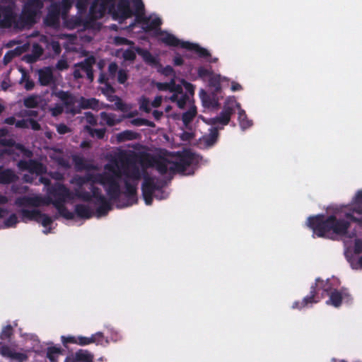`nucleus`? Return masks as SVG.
<instances>
[{"mask_svg":"<svg viewBox=\"0 0 362 362\" xmlns=\"http://www.w3.org/2000/svg\"><path fill=\"white\" fill-rule=\"evenodd\" d=\"M344 216L346 219L337 218L335 215L310 216L307 225L313 230V238L333 239V235L344 236L350 228V221L362 228V189L356 192L349 205V211Z\"/></svg>","mask_w":362,"mask_h":362,"instance_id":"nucleus-1","label":"nucleus"},{"mask_svg":"<svg viewBox=\"0 0 362 362\" xmlns=\"http://www.w3.org/2000/svg\"><path fill=\"white\" fill-rule=\"evenodd\" d=\"M72 182L78 186V188L75 189V196L78 199L86 202L93 201L94 204L98 205L96 209L98 216H106L112 209L110 202L102 194L101 189L99 187L90 185L88 187L90 191V192L84 189L83 185L89 183L88 173L83 176L75 177Z\"/></svg>","mask_w":362,"mask_h":362,"instance_id":"nucleus-2","label":"nucleus"},{"mask_svg":"<svg viewBox=\"0 0 362 362\" xmlns=\"http://www.w3.org/2000/svg\"><path fill=\"white\" fill-rule=\"evenodd\" d=\"M136 155L135 154H122L119 157V166L116 168L110 164L105 165V169L111 172L117 180L122 175L124 179H131L132 181H139L141 178V172L137 165Z\"/></svg>","mask_w":362,"mask_h":362,"instance_id":"nucleus-3","label":"nucleus"},{"mask_svg":"<svg viewBox=\"0 0 362 362\" xmlns=\"http://www.w3.org/2000/svg\"><path fill=\"white\" fill-rule=\"evenodd\" d=\"M133 9L129 0H117L112 6L110 16L114 21L123 23L127 19L135 16L139 18L144 13V4L142 0H132Z\"/></svg>","mask_w":362,"mask_h":362,"instance_id":"nucleus-4","label":"nucleus"},{"mask_svg":"<svg viewBox=\"0 0 362 362\" xmlns=\"http://www.w3.org/2000/svg\"><path fill=\"white\" fill-rule=\"evenodd\" d=\"M317 281L321 284L322 291L329 295V299L326 303L335 308L341 306L342 301L349 303L352 300V297L346 288H341L340 290L333 288L329 279L324 281L320 277L317 278Z\"/></svg>","mask_w":362,"mask_h":362,"instance_id":"nucleus-5","label":"nucleus"},{"mask_svg":"<svg viewBox=\"0 0 362 362\" xmlns=\"http://www.w3.org/2000/svg\"><path fill=\"white\" fill-rule=\"evenodd\" d=\"M155 177H150L148 175L144 176V180L141 185V192L145 204L148 206L151 205L153 199V194L158 191L160 194H155L157 199H163L166 198L164 196V191L162 187L158 185L156 181Z\"/></svg>","mask_w":362,"mask_h":362,"instance_id":"nucleus-6","label":"nucleus"},{"mask_svg":"<svg viewBox=\"0 0 362 362\" xmlns=\"http://www.w3.org/2000/svg\"><path fill=\"white\" fill-rule=\"evenodd\" d=\"M49 198L47 200L44 199V205H49L50 204L53 206H57L61 204H64L66 199L73 198L72 193L70 189L64 185L56 182L49 189Z\"/></svg>","mask_w":362,"mask_h":362,"instance_id":"nucleus-7","label":"nucleus"},{"mask_svg":"<svg viewBox=\"0 0 362 362\" xmlns=\"http://www.w3.org/2000/svg\"><path fill=\"white\" fill-rule=\"evenodd\" d=\"M104 341V335L100 332L92 334L91 337H90L74 335H63L61 337L62 344L65 348H68L69 344H77L79 346H86L93 343H95L96 344L103 345Z\"/></svg>","mask_w":362,"mask_h":362,"instance_id":"nucleus-8","label":"nucleus"},{"mask_svg":"<svg viewBox=\"0 0 362 362\" xmlns=\"http://www.w3.org/2000/svg\"><path fill=\"white\" fill-rule=\"evenodd\" d=\"M117 0H93L90 9L89 16L94 20L103 18L107 12L110 15L112 9V6Z\"/></svg>","mask_w":362,"mask_h":362,"instance_id":"nucleus-9","label":"nucleus"},{"mask_svg":"<svg viewBox=\"0 0 362 362\" xmlns=\"http://www.w3.org/2000/svg\"><path fill=\"white\" fill-rule=\"evenodd\" d=\"M195 159L194 154L190 151H183L175 162H172L170 165V172L185 174L187 168L193 163Z\"/></svg>","mask_w":362,"mask_h":362,"instance_id":"nucleus-10","label":"nucleus"},{"mask_svg":"<svg viewBox=\"0 0 362 362\" xmlns=\"http://www.w3.org/2000/svg\"><path fill=\"white\" fill-rule=\"evenodd\" d=\"M322 290L321 284L315 279V284H312L310 288V293L305 296L301 301H296L292 305V308L302 309L308 305L317 303L320 301L321 297L319 291Z\"/></svg>","mask_w":362,"mask_h":362,"instance_id":"nucleus-11","label":"nucleus"},{"mask_svg":"<svg viewBox=\"0 0 362 362\" xmlns=\"http://www.w3.org/2000/svg\"><path fill=\"white\" fill-rule=\"evenodd\" d=\"M43 6L41 0H28L24 4L21 13V18L26 23H34L37 11Z\"/></svg>","mask_w":362,"mask_h":362,"instance_id":"nucleus-12","label":"nucleus"},{"mask_svg":"<svg viewBox=\"0 0 362 362\" xmlns=\"http://www.w3.org/2000/svg\"><path fill=\"white\" fill-rule=\"evenodd\" d=\"M104 187L110 199L115 202L119 200L122 191L118 180L115 179L113 175L108 173Z\"/></svg>","mask_w":362,"mask_h":362,"instance_id":"nucleus-13","label":"nucleus"},{"mask_svg":"<svg viewBox=\"0 0 362 362\" xmlns=\"http://www.w3.org/2000/svg\"><path fill=\"white\" fill-rule=\"evenodd\" d=\"M131 179H124V184L125 189L122 194H123L127 198V202L124 204V207L135 204L138 202L137 199V182H130Z\"/></svg>","mask_w":362,"mask_h":362,"instance_id":"nucleus-14","label":"nucleus"},{"mask_svg":"<svg viewBox=\"0 0 362 362\" xmlns=\"http://www.w3.org/2000/svg\"><path fill=\"white\" fill-rule=\"evenodd\" d=\"M16 17L13 6L10 5L0 6V28L11 27L15 22Z\"/></svg>","mask_w":362,"mask_h":362,"instance_id":"nucleus-15","label":"nucleus"},{"mask_svg":"<svg viewBox=\"0 0 362 362\" xmlns=\"http://www.w3.org/2000/svg\"><path fill=\"white\" fill-rule=\"evenodd\" d=\"M64 362H94V355L87 349H81L69 354Z\"/></svg>","mask_w":362,"mask_h":362,"instance_id":"nucleus-16","label":"nucleus"},{"mask_svg":"<svg viewBox=\"0 0 362 362\" xmlns=\"http://www.w3.org/2000/svg\"><path fill=\"white\" fill-rule=\"evenodd\" d=\"M38 83L42 86L55 85V78L53 75L52 69L49 66H45L37 70Z\"/></svg>","mask_w":362,"mask_h":362,"instance_id":"nucleus-17","label":"nucleus"},{"mask_svg":"<svg viewBox=\"0 0 362 362\" xmlns=\"http://www.w3.org/2000/svg\"><path fill=\"white\" fill-rule=\"evenodd\" d=\"M95 62V57L91 55L84 59V60L75 64L74 67L78 68L81 71H84L86 74L87 78L92 82L94 79L93 66Z\"/></svg>","mask_w":362,"mask_h":362,"instance_id":"nucleus-18","label":"nucleus"},{"mask_svg":"<svg viewBox=\"0 0 362 362\" xmlns=\"http://www.w3.org/2000/svg\"><path fill=\"white\" fill-rule=\"evenodd\" d=\"M98 105V100L95 98H86L84 97H81L79 99V105L78 107H74L70 108L69 112L72 115H75L79 114L81 112V110H86V109H95Z\"/></svg>","mask_w":362,"mask_h":362,"instance_id":"nucleus-19","label":"nucleus"},{"mask_svg":"<svg viewBox=\"0 0 362 362\" xmlns=\"http://www.w3.org/2000/svg\"><path fill=\"white\" fill-rule=\"evenodd\" d=\"M0 354L4 357L9 358L16 362H25L28 360L26 353L16 352L6 345H3L0 349Z\"/></svg>","mask_w":362,"mask_h":362,"instance_id":"nucleus-20","label":"nucleus"},{"mask_svg":"<svg viewBox=\"0 0 362 362\" xmlns=\"http://www.w3.org/2000/svg\"><path fill=\"white\" fill-rule=\"evenodd\" d=\"M155 86L160 91L182 93V86L175 83V77H173L169 82H156Z\"/></svg>","mask_w":362,"mask_h":362,"instance_id":"nucleus-21","label":"nucleus"},{"mask_svg":"<svg viewBox=\"0 0 362 362\" xmlns=\"http://www.w3.org/2000/svg\"><path fill=\"white\" fill-rule=\"evenodd\" d=\"M16 204L18 206L38 207L44 205V199L40 197H23L18 198Z\"/></svg>","mask_w":362,"mask_h":362,"instance_id":"nucleus-22","label":"nucleus"},{"mask_svg":"<svg viewBox=\"0 0 362 362\" xmlns=\"http://www.w3.org/2000/svg\"><path fill=\"white\" fill-rule=\"evenodd\" d=\"M18 180V176L13 170L4 169L2 166H0V185H10L16 182Z\"/></svg>","mask_w":362,"mask_h":362,"instance_id":"nucleus-23","label":"nucleus"},{"mask_svg":"<svg viewBox=\"0 0 362 362\" xmlns=\"http://www.w3.org/2000/svg\"><path fill=\"white\" fill-rule=\"evenodd\" d=\"M53 94L62 100L63 104L69 110L70 108L74 107L77 102L76 97L68 91L61 90L54 92Z\"/></svg>","mask_w":362,"mask_h":362,"instance_id":"nucleus-24","label":"nucleus"},{"mask_svg":"<svg viewBox=\"0 0 362 362\" xmlns=\"http://www.w3.org/2000/svg\"><path fill=\"white\" fill-rule=\"evenodd\" d=\"M136 52L142 57L143 60L147 64L156 68H157L158 66H160L159 59L156 57H154L148 50L137 47L136 49Z\"/></svg>","mask_w":362,"mask_h":362,"instance_id":"nucleus-25","label":"nucleus"},{"mask_svg":"<svg viewBox=\"0 0 362 362\" xmlns=\"http://www.w3.org/2000/svg\"><path fill=\"white\" fill-rule=\"evenodd\" d=\"M182 48L190 51H194L200 58L208 59L211 57L210 52L206 49L199 46L198 44L192 43L190 42H183L182 45Z\"/></svg>","mask_w":362,"mask_h":362,"instance_id":"nucleus-26","label":"nucleus"},{"mask_svg":"<svg viewBox=\"0 0 362 362\" xmlns=\"http://www.w3.org/2000/svg\"><path fill=\"white\" fill-rule=\"evenodd\" d=\"M139 19L142 24V28L146 31H152L156 30L162 24L161 19L158 17L151 19L146 17L141 18V16Z\"/></svg>","mask_w":362,"mask_h":362,"instance_id":"nucleus-27","label":"nucleus"},{"mask_svg":"<svg viewBox=\"0 0 362 362\" xmlns=\"http://www.w3.org/2000/svg\"><path fill=\"white\" fill-rule=\"evenodd\" d=\"M233 112L234 110L232 107L225 105L220 114L214 118V123H218L223 125L228 124Z\"/></svg>","mask_w":362,"mask_h":362,"instance_id":"nucleus-28","label":"nucleus"},{"mask_svg":"<svg viewBox=\"0 0 362 362\" xmlns=\"http://www.w3.org/2000/svg\"><path fill=\"white\" fill-rule=\"evenodd\" d=\"M21 219L23 222L28 221H35L37 223L40 222L41 211L38 209H23L20 210Z\"/></svg>","mask_w":362,"mask_h":362,"instance_id":"nucleus-29","label":"nucleus"},{"mask_svg":"<svg viewBox=\"0 0 362 362\" xmlns=\"http://www.w3.org/2000/svg\"><path fill=\"white\" fill-rule=\"evenodd\" d=\"M74 212L80 218L89 219L93 216V211L90 208L83 204H76Z\"/></svg>","mask_w":362,"mask_h":362,"instance_id":"nucleus-30","label":"nucleus"},{"mask_svg":"<svg viewBox=\"0 0 362 362\" xmlns=\"http://www.w3.org/2000/svg\"><path fill=\"white\" fill-rule=\"evenodd\" d=\"M160 40L163 43L170 47H182V43L185 42L184 41L179 40L175 35L168 33H162V36Z\"/></svg>","mask_w":362,"mask_h":362,"instance_id":"nucleus-31","label":"nucleus"},{"mask_svg":"<svg viewBox=\"0 0 362 362\" xmlns=\"http://www.w3.org/2000/svg\"><path fill=\"white\" fill-rule=\"evenodd\" d=\"M64 350L60 346H49L46 351V358L49 362H58L59 357L63 355Z\"/></svg>","mask_w":362,"mask_h":362,"instance_id":"nucleus-32","label":"nucleus"},{"mask_svg":"<svg viewBox=\"0 0 362 362\" xmlns=\"http://www.w3.org/2000/svg\"><path fill=\"white\" fill-rule=\"evenodd\" d=\"M200 97L205 107H214L218 105V100L215 96L208 94L204 90H201Z\"/></svg>","mask_w":362,"mask_h":362,"instance_id":"nucleus-33","label":"nucleus"},{"mask_svg":"<svg viewBox=\"0 0 362 362\" xmlns=\"http://www.w3.org/2000/svg\"><path fill=\"white\" fill-rule=\"evenodd\" d=\"M168 163H171L167 159L164 158H158L153 159V163L152 165L156 168L158 172L161 175H165L170 171V166H168Z\"/></svg>","mask_w":362,"mask_h":362,"instance_id":"nucleus-34","label":"nucleus"},{"mask_svg":"<svg viewBox=\"0 0 362 362\" xmlns=\"http://www.w3.org/2000/svg\"><path fill=\"white\" fill-rule=\"evenodd\" d=\"M62 16V10L59 2L52 3L48 9V17L53 22L57 21Z\"/></svg>","mask_w":362,"mask_h":362,"instance_id":"nucleus-35","label":"nucleus"},{"mask_svg":"<svg viewBox=\"0 0 362 362\" xmlns=\"http://www.w3.org/2000/svg\"><path fill=\"white\" fill-rule=\"evenodd\" d=\"M109 173H88L90 185L100 184L105 186V181Z\"/></svg>","mask_w":362,"mask_h":362,"instance_id":"nucleus-36","label":"nucleus"},{"mask_svg":"<svg viewBox=\"0 0 362 362\" xmlns=\"http://www.w3.org/2000/svg\"><path fill=\"white\" fill-rule=\"evenodd\" d=\"M46 167L40 162L35 160H30L28 171L30 173H35L37 175H41L46 172Z\"/></svg>","mask_w":362,"mask_h":362,"instance_id":"nucleus-37","label":"nucleus"},{"mask_svg":"<svg viewBox=\"0 0 362 362\" xmlns=\"http://www.w3.org/2000/svg\"><path fill=\"white\" fill-rule=\"evenodd\" d=\"M209 86L214 88V94H218L221 91V76L214 74L209 78Z\"/></svg>","mask_w":362,"mask_h":362,"instance_id":"nucleus-38","label":"nucleus"},{"mask_svg":"<svg viewBox=\"0 0 362 362\" xmlns=\"http://www.w3.org/2000/svg\"><path fill=\"white\" fill-rule=\"evenodd\" d=\"M100 118L110 127H113L120 122V119H117V117L115 114L107 113L106 112H100Z\"/></svg>","mask_w":362,"mask_h":362,"instance_id":"nucleus-39","label":"nucleus"},{"mask_svg":"<svg viewBox=\"0 0 362 362\" xmlns=\"http://www.w3.org/2000/svg\"><path fill=\"white\" fill-rule=\"evenodd\" d=\"M197 113V107L194 105L190 107L187 112L182 114V120L183 124L185 126H187L192 122L194 118L196 117Z\"/></svg>","mask_w":362,"mask_h":362,"instance_id":"nucleus-40","label":"nucleus"},{"mask_svg":"<svg viewBox=\"0 0 362 362\" xmlns=\"http://www.w3.org/2000/svg\"><path fill=\"white\" fill-rule=\"evenodd\" d=\"M138 134L131 130H125L117 135V139L119 142L132 141L137 139Z\"/></svg>","mask_w":362,"mask_h":362,"instance_id":"nucleus-41","label":"nucleus"},{"mask_svg":"<svg viewBox=\"0 0 362 362\" xmlns=\"http://www.w3.org/2000/svg\"><path fill=\"white\" fill-rule=\"evenodd\" d=\"M57 209L59 215L66 220H72L74 218V214L70 211L64 206V204H61L57 206H54Z\"/></svg>","mask_w":362,"mask_h":362,"instance_id":"nucleus-42","label":"nucleus"},{"mask_svg":"<svg viewBox=\"0 0 362 362\" xmlns=\"http://www.w3.org/2000/svg\"><path fill=\"white\" fill-rule=\"evenodd\" d=\"M238 119L242 129H247L252 125V120L248 119L247 115L243 110H240L238 112Z\"/></svg>","mask_w":362,"mask_h":362,"instance_id":"nucleus-43","label":"nucleus"},{"mask_svg":"<svg viewBox=\"0 0 362 362\" xmlns=\"http://www.w3.org/2000/svg\"><path fill=\"white\" fill-rule=\"evenodd\" d=\"M20 83L23 84L24 88L26 90H31L35 87V82L30 78V76L28 75L26 72H23Z\"/></svg>","mask_w":362,"mask_h":362,"instance_id":"nucleus-44","label":"nucleus"},{"mask_svg":"<svg viewBox=\"0 0 362 362\" xmlns=\"http://www.w3.org/2000/svg\"><path fill=\"white\" fill-rule=\"evenodd\" d=\"M23 105L27 108H35L38 106L37 96L30 95L23 100Z\"/></svg>","mask_w":362,"mask_h":362,"instance_id":"nucleus-45","label":"nucleus"},{"mask_svg":"<svg viewBox=\"0 0 362 362\" xmlns=\"http://www.w3.org/2000/svg\"><path fill=\"white\" fill-rule=\"evenodd\" d=\"M61 10H62V16L63 18H65L70 9L72 7L73 1L72 0H62L61 2H59Z\"/></svg>","mask_w":362,"mask_h":362,"instance_id":"nucleus-46","label":"nucleus"},{"mask_svg":"<svg viewBox=\"0 0 362 362\" xmlns=\"http://www.w3.org/2000/svg\"><path fill=\"white\" fill-rule=\"evenodd\" d=\"M89 134L93 137H96L98 139L104 138L106 130L105 128L103 129H93L91 127H86Z\"/></svg>","mask_w":362,"mask_h":362,"instance_id":"nucleus-47","label":"nucleus"},{"mask_svg":"<svg viewBox=\"0 0 362 362\" xmlns=\"http://www.w3.org/2000/svg\"><path fill=\"white\" fill-rule=\"evenodd\" d=\"M197 74L199 78L202 80H205L206 78L209 79L212 75L214 74V73L211 69H206L204 66H199L197 69Z\"/></svg>","mask_w":362,"mask_h":362,"instance_id":"nucleus-48","label":"nucleus"},{"mask_svg":"<svg viewBox=\"0 0 362 362\" xmlns=\"http://www.w3.org/2000/svg\"><path fill=\"white\" fill-rule=\"evenodd\" d=\"M157 71L165 76H173V77L175 78V70L170 65H167L166 66L163 67L162 64H160V66H157Z\"/></svg>","mask_w":362,"mask_h":362,"instance_id":"nucleus-49","label":"nucleus"},{"mask_svg":"<svg viewBox=\"0 0 362 362\" xmlns=\"http://www.w3.org/2000/svg\"><path fill=\"white\" fill-rule=\"evenodd\" d=\"M73 162L78 170L87 169L88 166L86 163L84 158L79 156H73Z\"/></svg>","mask_w":362,"mask_h":362,"instance_id":"nucleus-50","label":"nucleus"},{"mask_svg":"<svg viewBox=\"0 0 362 362\" xmlns=\"http://www.w3.org/2000/svg\"><path fill=\"white\" fill-rule=\"evenodd\" d=\"M13 334V329L11 325H8L3 327L0 333L1 339H9Z\"/></svg>","mask_w":362,"mask_h":362,"instance_id":"nucleus-51","label":"nucleus"},{"mask_svg":"<svg viewBox=\"0 0 362 362\" xmlns=\"http://www.w3.org/2000/svg\"><path fill=\"white\" fill-rule=\"evenodd\" d=\"M18 222V221L16 214H12L4 221V228L15 227Z\"/></svg>","mask_w":362,"mask_h":362,"instance_id":"nucleus-52","label":"nucleus"},{"mask_svg":"<svg viewBox=\"0 0 362 362\" xmlns=\"http://www.w3.org/2000/svg\"><path fill=\"white\" fill-rule=\"evenodd\" d=\"M90 0H76V7L80 13H83L86 11L87 7Z\"/></svg>","mask_w":362,"mask_h":362,"instance_id":"nucleus-53","label":"nucleus"},{"mask_svg":"<svg viewBox=\"0 0 362 362\" xmlns=\"http://www.w3.org/2000/svg\"><path fill=\"white\" fill-rule=\"evenodd\" d=\"M218 132L216 129H214L211 133L209 134V136L206 139V143L208 145H214L218 139Z\"/></svg>","mask_w":362,"mask_h":362,"instance_id":"nucleus-54","label":"nucleus"},{"mask_svg":"<svg viewBox=\"0 0 362 362\" xmlns=\"http://www.w3.org/2000/svg\"><path fill=\"white\" fill-rule=\"evenodd\" d=\"M16 149L18 150L26 158H31L33 156V152L21 144H17Z\"/></svg>","mask_w":362,"mask_h":362,"instance_id":"nucleus-55","label":"nucleus"},{"mask_svg":"<svg viewBox=\"0 0 362 362\" xmlns=\"http://www.w3.org/2000/svg\"><path fill=\"white\" fill-rule=\"evenodd\" d=\"M122 56L125 60H128V61H134L136 57L135 51L133 50L132 49H127L123 52Z\"/></svg>","mask_w":362,"mask_h":362,"instance_id":"nucleus-56","label":"nucleus"},{"mask_svg":"<svg viewBox=\"0 0 362 362\" xmlns=\"http://www.w3.org/2000/svg\"><path fill=\"white\" fill-rule=\"evenodd\" d=\"M53 222L52 218L45 214L41 212L40 222L44 227L50 226Z\"/></svg>","mask_w":362,"mask_h":362,"instance_id":"nucleus-57","label":"nucleus"},{"mask_svg":"<svg viewBox=\"0 0 362 362\" xmlns=\"http://www.w3.org/2000/svg\"><path fill=\"white\" fill-rule=\"evenodd\" d=\"M181 96L178 98L177 105V107L180 109H184L185 107L186 103L189 100V96L186 93L180 94Z\"/></svg>","mask_w":362,"mask_h":362,"instance_id":"nucleus-58","label":"nucleus"},{"mask_svg":"<svg viewBox=\"0 0 362 362\" xmlns=\"http://www.w3.org/2000/svg\"><path fill=\"white\" fill-rule=\"evenodd\" d=\"M128 78V75L125 70L119 69L117 72V81L120 84H124Z\"/></svg>","mask_w":362,"mask_h":362,"instance_id":"nucleus-59","label":"nucleus"},{"mask_svg":"<svg viewBox=\"0 0 362 362\" xmlns=\"http://www.w3.org/2000/svg\"><path fill=\"white\" fill-rule=\"evenodd\" d=\"M100 90L105 96L110 93H115V89L110 83L104 84V86L100 88Z\"/></svg>","mask_w":362,"mask_h":362,"instance_id":"nucleus-60","label":"nucleus"},{"mask_svg":"<svg viewBox=\"0 0 362 362\" xmlns=\"http://www.w3.org/2000/svg\"><path fill=\"white\" fill-rule=\"evenodd\" d=\"M354 252L355 255H359L362 252V240L356 238L354 241Z\"/></svg>","mask_w":362,"mask_h":362,"instance_id":"nucleus-61","label":"nucleus"},{"mask_svg":"<svg viewBox=\"0 0 362 362\" xmlns=\"http://www.w3.org/2000/svg\"><path fill=\"white\" fill-rule=\"evenodd\" d=\"M118 71V65L115 62H111L108 66V73L111 77H115Z\"/></svg>","mask_w":362,"mask_h":362,"instance_id":"nucleus-62","label":"nucleus"},{"mask_svg":"<svg viewBox=\"0 0 362 362\" xmlns=\"http://www.w3.org/2000/svg\"><path fill=\"white\" fill-rule=\"evenodd\" d=\"M57 132L59 134H65L71 132V129L64 124H59L57 127Z\"/></svg>","mask_w":362,"mask_h":362,"instance_id":"nucleus-63","label":"nucleus"},{"mask_svg":"<svg viewBox=\"0 0 362 362\" xmlns=\"http://www.w3.org/2000/svg\"><path fill=\"white\" fill-rule=\"evenodd\" d=\"M29 163H30V160H20L18 163H17V166L22 170H28V168H29Z\"/></svg>","mask_w":362,"mask_h":362,"instance_id":"nucleus-64","label":"nucleus"}]
</instances>
